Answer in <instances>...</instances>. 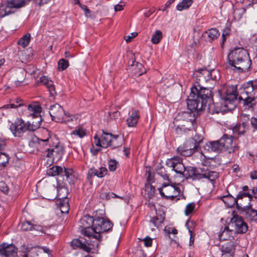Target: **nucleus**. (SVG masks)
Wrapping results in <instances>:
<instances>
[{
  "mask_svg": "<svg viewBox=\"0 0 257 257\" xmlns=\"http://www.w3.org/2000/svg\"><path fill=\"white\" fill-rule=\"evenodd\" d=\"M195 206L196 205L194 202L188 203L186 205L184 210L185 214L186 216H189L190 214H192L195 209Z\"/></svg>",
  "mask_w": 257,
  "mask_h": 257,
  "instance_id": "40",
  "label": "nucleus"
},
{
  "mask_svg": "<svg viewBox=\"0 0 257 257\" xmlns=\"http://www.w3.org/2000/svg\"><path fill=\"white\" fill-rule=\"evenodd\" d=\"M49 113L52 119L57 122L67 123L73 120L74 117L67 115L62 106L57 103L50 106Z\"/></svg>",
  "mask_w": 257,
  "mask_h": 257,
  "instance_id": "8",
  "label": "nucleus"
},
{
  "mask_svg": "<svg viewBox=\"0 0 257 257\" xmlns=\"http://www.w3.org/2000/svg\"><path fill=\"white\" fill-rule=\"evenodd\" d=\"M37 249L36 248H32V249L27 253L24 254L23 257H37Z\"/></svg>",
  "mask_w": 257,
  "mask_h": 257,
  "instance_id": "50",
  "label": "nucleus"
},
{
  "mask_svg": "<svg viewBox=\"0 0 257 257\" xmlns=\"http://www.w3.org/2000/svg\"><path fill=\"white\" fill-rule=\"evenodd\" d=\"M160 195L167 199L173 200L176 198V201L180 199L177 198L181 193L180 189L176 186L164 184L159 189Z\"/></svg>",
  "mask_w": 257,
  "mask_h": 257,
  "instance_id": "11",
  "label": "nucleus"
},
{
  "mask_svg": "<svg viewBox=\"0 0 257 257\" xmlns=\"http://www.w3.org/2000/svg\"><path fill=\"white\" fill-rule=\"evenodd\" d=\"M215 72L214 70L209 71L206 69H201L194 74L197 77L198 84L191 88L187 102L188 108L192 112L201 110L205 106L207 99L211 98V89L204 87L202 84L204 82L216 79V76H214Z\"/></svg>",
  "mask_w": 257,
  "mask_h": 257,
  "instance_id": "2",
  "label": "nucleus"
},
{
  "mask_svg": "<svg viewBox=\"0 0 257 257\" xmlns=\"http://www.w3.org/2000/svg\"><path fill=\"white\" fill-rule=\"evenodd\" d=\"M233 230L229 229L228 226L222 227L219 232L218 237L220 240H228L232 238Z\"/></svg>",
  "mask_w": 257,
  "mask_h": 257,
  "instance_id": "26",
  "label": "nucleus"
},
{
  "mask_svg": "<svg viewBox=\"0 0 257 257\" xmlns=\"http://www.w3.org/2000/svg\"><path fill=\"white\" fill-rule=\"evenodd\" d=\"M222 201L226 204L228 207H231L234 205H236V208L239 210L240 208H242L241 206H239L238 202L236 201L235 198L233 197L231 195L223 196L221 197Z\"/></svg>",
  "mask_w": 257,
  "mask_h": 257,
  "instance_id": "29",
  "label": "nucleus"
},
{
  "mask_svg": "<svg viewBox=\"0 0 257 257\" xmlns=\"http://www.w3.org/2000/svg\"><path fill=\"white\" fill-rule=\"evenodd\" d=\"M18 249L13 244L3 242L0 244V256L3 257H17Z\"/></svg>",
  "mask_w": 257,
  "mask_h": 257,
  "instance_id": "16",
  "label": "nucleus"
},
{
  "mask_svg": "<svg viewBox=\"0 0 257 257\" xmlns=\"http://www.w3.org/2000/svg\"><path fill=\"white\" fill-rule=\"evenodd\" d=\"M31 40V35L30 33H27L23 36L18 42V45L25 48L28 46Z\"/></svg>",
  "mask_w": 257,
  "mask_h": 257,
  "instance_id": "35",
  "label": "nucleus"
},
{
  "mask_svg": "<svg viewBox=\"0 0 257 257\" xmlns=\"http://www.w3.org/2000/svg\"><path fill=\"white\" fill-rule=\"evenodd\" d=\"M200 150V147L194 142L193 139L187 140L177 148V152L182 156L189 157Z\"/></svg>",
  "mask_w": 257,
  "mask_h": 257,
  "instance_id": "12",
  "label": "nucleus"
},
{
  "mask_svg": "<svg viewBox=\"0 0 257 257\" xmlns=\"http://www.w3.org/2000/svg\"><path fill=\"white\" fill-rule=\"evenodd\" d=\"M244 197H248L249 201H250L252 198V195L247 192L240 191L239 192L235 199H236V201L238 202V200L242 199Z\"/></svg>",
  "mask_w": 257,
  "mask_h": 257,
  "instance_id": "45",
  "label": "nucleus"
},
{
  "mask_svg": "<svg viewBox=\"0 0 257 257\" xmlns=\"http://www.w3.org/2000/svg\"><path fill=\"white\" fill-rule=\"evenodd\" d=\"M235 246V243L233 241H228L222 245L221 257H232Z\"/></svg>",
  "mask_w": 257,
  "mask_h": 257,
  "instance_id": "22",
  "label": "nucleus"
},
{
  "mask_svg": "<svg viewBox=\"0 0 257 257\" xmlns=\"http://www.w3.org/2000/svg\"><path fill=\"white\" fill-rule=\"evenodd\" d=\"M23 105V101L19 97L15 98L14 100H12L11 101V103L4 105L2 109H8V108H17L18 107Z\"/></svg>",
  "mask_w": 257,
  "mask_h": 257,
  "instance_id": "33",
  "label": "nucleus"
},
{
  "mask_svg": "<svg viewBox=\"0 0 257 257\" xmlns=\"http://www.w3.org/2000/svg\"><path fill=\"white\" fill-rule=\"evenodd\" d=\"M64 149L63 147L60 144L58 140H54L50 150L47 153L46 157L53 159V161L60 160L64 154Z\"/></svg>",
  "mask_w": 257,
  "mask_h": 257,
  "instance_id": "13",
  "label": "nucleus"
},
{
  "mask_svg": "<svg viewBox=\"0 0 257 257\" xmlns=\"http://www.w3.org/2000/svg\"><path fill=\"white\" fill-rule=\"evenodd\" d=\"M43 134L46 136H43L41 138L35 136L33 137L29 142V146L36 149L38 151L43 153L46 156L47 152L49 151L53 141L56 140V138L50 136L47 130H44Z\"/></svg>",
  "mask_w": 257,
  "mask_h": 257,
  "instance_id": "6",
  "label": "nucleus"
},
{
  "mask_svg": "<svg viewBox=\"0 0 257 257\" xmlns=\"http://www.w3.org/2000/svg\"><path fill=\"white\" fill-rule=\"evenodd\" d=\"M33 248H36L37 249V253L38 254V252L41 253L42 250L43 251V252L44 253H49L50 250L48 248L43 247H34Z\"/></svg>",
  "mask_w": 257,
  "mask_h": 257,
  "instance_id": "57",
  "label": "nucleus"
},
{
  "mask_svg": "<svg viewBox=\"0 0 257 257\" xmlns=\"http://www.w3.org/2000/svg\"><path fill=\"white\" fill-rule=\"evenodd\" d=\"M41 82L45 85L47 87L49 85H51V84L53 83V82L49 80L46 77L43 76L41 78Z\"/></svg>",
  "mask_w": 257,
  "mask_h": 257,
  "instance_id": "51",
  "label": "nucleus"
},
{
  "mask_svg": "<svg viewBox=\"0 0 257 257\" xmlns=\"http://www.w3.org/2000/svg\"><path fill=\"white\" fill-rule=\"evenodd\" d=\"M143 240V241L144 242V244L146 246L150 247L152 246V239L151 237H150L149 236H147Z\"/></svg>",
  "mask_w": 257,
  "mask_h": 257,
  "instance_id": "52",
  "label": "nucleus"
},
{
  "mask_svg": "<svg viewBox=\"0 0 257 257\" xmlns=\"http://www.w3.org/2000/svg\"><path fill=\"white\" fill-rule=\"evenodd\" d=\"M49 91L50 92V93L51 95L54 96L56 94V92L55 91L54 86L53 84V83L51 84V85H49L47 87Z\"/></svg>",
  "mask_w": 257,
  "mask_h": 257,
  "instance_id": "53",
  "label": "nucleus"
},
{
  "mask_svg": "<svg viewBox=\"0 0 257 257\" xmlns=\"http://www.w3.org/2000/svg\"><path fill=\"white\" fill-rule=\"evenodd\" d=\"M227 59L232 69L238 72L247 71L251 65L247 51L242 47H235L230 50Z\"/></svg>",
  "mask_w": 257,
  "mask_h": 257,
  "instance_id": "4",
  "label": "nucleus"
},
{
  "mask_svg": "<svg viewBox=\"0 0 257 257\" xmlns=\"http://www.w3.org/2000/svg\"><path fill=\"white\" fill-rule=\"evenodd\" d=\"M6 143L4 139L0 138V150H3L5 147Z\"/></svg>",
  "mask_w": 257,
  "mask_h": 257,
  "instance_id": "63",
  "label": "nucleus"
},
{
  "mask_svg": "<svg viewBox=\"0 0 257 257\" xmlns=\"http://www.w3.org/2000/svg\"><path fill=\"white\" fill-rule=\"evenodd\" d=\"M192 0H182L176 6V9L179 11L187 10L192 5Z\"/></svg>",
  "mask_w": 257,
  "mask_h": 257,
  "instance_id": "34",
  "label": "nucleus"
},
{
  "mask_svg": "<svg viewBox=\"0 0 257 257\" xmlns=\"http://www.w3.org/2000/svg\"><path fill=\"white\" fill-rule=\"evenodd\" d=\"M13 13V10L7 1L3 2L0 4V18H4Z\"/></svg>",
  "mask_w": 257,
  "mask_h": 257,
  "instance_id": "30",
  "label": "nucleus"
},
{
  "mask_svg": "<svg viewBox=\"0 0 257 257\" xmlns=\"http://www.w3.org/2000/svg\"><path fill=\"white\" fill-rule=\"evenodd\" d=\"M230 222L234 228V231L236 233H245L248 230V226L243 218L234 212Z\"/></svg>",
  "mask_w": 257,
  "mask_h": 257,
  "instance_id": "14",
  "label": "nucleus"
},
{
  "mask_svg": "<svg viewBox=\"0 0 257 257\" xmlns=\"http://www.w3.org/2000/svg\"><path fill=\"white\" fill-rule=\"evenodd\" d=\"M149 189H150V191L149 192V195L152 196H154L155 194V187L152 185H150L147 187V190H148Z\"/></svg>",
  "mask_w": 257,
  "mask_h": 257,
  "instance_id": "59",
  "label": "nucleus"
},
{
  "mask_svg": "<svg viewBox=\"0 0 257 257\" xmlns=\"http://www.w3.org/2000/svg\"><path fill=\"white\" fill-rule=\"evenodd\" d=\"M86 130L82 127H79L72 132V135L79 137L80 138H83L86 135Z\"/></svg>",
  "mask_w": 257,
  "mask_h": 257,
  "instance_id": "42",
  "label": "nucleus"
},
{
  "mask_svg": "<svg viewBox=\"0 0 257 257\" xmlns=\"http://www.w3.org/2000/svg\"><path fill=\"white\" fill-rule=\"evenodd\" d=\"M51 0H33L34 2L39 6H41L44 4H47Z\"/></svg>",
  "mask_w": 257,
  "mask_h": 257,
  "instance_id": "55",
  "label": "nucleus"
},
{
  "mask_svg": "<svg viewBox=\"0 0 257 257\" xmlns=\"http://www.w3.org/2000/svg\"><path fill=\"white\" fill-rule=\"evenodd\" d=\"M155 12V10L152 9L150 10H147L144 13V16L146 17H149L151 15H152Z\"/></svg>",
  "mask_w": 257,
  "mask_h": 257,
  "instance_id": "62",
  "label": "nucleus"
},
{
  "mask_svg": "<svg viewBox=\"0 0 257 257\" xmlns=\"http://www.w3.org/2000/svg\"><path fill=\"white\" fill-rule=\"evenodd\" d=\"M73 173V171L71 169L66 168L59 166H54L49 168L47 173L49 176L60 177L65 176L66 179H68Z\"/></svg>",
  "mask_w": 257,
  "mask_h": 257,
  "instance_id": "15",
  "label": "nucleus"
},
{
  "mask_svg": "<svg viewBox=\"0 0 257 257\" xmlns=\"http://www.w3.org/2000/svg\"><path fill=\"white\" fill-rule=\"evenodd\" d=\"M241 119L242 121L245 122L247 121L249 119V115L248 114L242 113L241 115Z\"/></svg>",
  "mask_w": 257,
  "mask_h": 257,
  "instance_id": "60",
  "label": "nucleus"
},
{
  "mask_svg": "<svg viewBox=\"0 0 257 257\" xmlns=\"http://www.w3.org/2000/svg\"><path fill=\"white\" fill-rule=\"evenodd\" d=\"M9 161V156L5 153H0V167H5Z\"/></svg>",
  "mask_w": 257,
  "mask_h": 257,
  "instance_id": "41",
  "label": "nucleus"
},
{
  "mask_svg": "<svg viewBox=\"0 0 257 257\" xmlns=\"http://www.w3.org/2000/svg\"><path fill=\"white\" fill-rule=\"evenodd\" d=\"M209 112L211 114L218 113L221 112L220 108L218 107H215L214 104L209 105L208 107Z\"/></svg>",
  "mask_w": 257,
  "mask_h": 257,
  "instance_id": "49",
  "label": "nucleus"
},
{
  "mask_svg": "<svg viewBox=\"0 0 257 257\" xmlns=\"http://www.w3.org/2000/svg\"><path fill=\"white\" fill-rule=\"evenodd\" d=\"M124 5H120L117 4L114 7L115 11H120L123 9V8L124 7Z\"/></svg>",
  "mask_w": 257,
  "mask_h": 257,
  "instance_id": "61",
  "label": "nucleus"
},
{
  "mask_svg": "<svg viewBox=\"0 0 257 257\" xmlns=\"http://www.w3.org/2000/svg\"><path fill=\"white\" fill-rule=\"evenodd\" d=\"M163 38L162 33L160 30H156L152 35L151 41L153 44H158Z\"/></svg>",
  "mask_w": 257,
  "mask_h": 257,
  "instance_id": "37",
  "label": "nucleus"
},
{
  "mask_svg": "<svg viewBox=\"0 0 257 257\" xmlns=\"http://www.w3.org/2000/svg\"><path fill=\"white\" fill-rule=\"evenodd\" d=\"M165 218L164 213L159 214L157 213V215L153 217L150 221V224H153L154 227H159L164 222Z\"/></svg>",
  "mask_w": 257,
  "mask_h": 257,
  "instance_id": "31",
  "label": "nucleus"
},
{
  "mask_svg": "<svg viewBox=\"0 0 257 257\" xmlns=\"http://www.w3.org/2000/svg\"><path fill=\"white\" fill-rule=\"evenodd\" d=\"M250 123L254 130H257V118L252 117L250 118Z\"/></svg>",
  "mask_w": 257,
  "mask_h": 257,
  "instance_id": "54",
  "label": "nucleus"
},
{
  "mask_svg": "<svg viewBox=\"0 0 257 257\" xmlns=\"http://www.w3.org/2000/svg\"><path fill=\"white\" fill-rule=\"evenodd\" d=\"M206 148H207L208 150H210L211 151L217 153H220L223 151L219 140L207 143L205 147V149H206Z\"/></svg>",
  "mask_w": 257,
  "mask_h": 257,
  "instance_id": "28",
  "label": "nucleus"
},
{
  "mask_svg": "<svg viewBox=\"0 0 257 257\" xmlns=\"http://www.w3.org/2000/svg\"><path fill=\"white\" fill-rule=\"evenodd\" d=\"M68 66V61L64 59H61L58 62V69L59 70L63 71L65 70Z\"/></svg>",
  "mask_w": 257,
  "mask_h": 257,
  "instance_id": "44",
  "label": "nucleus"
},
{
  "mask_svg": "<svg viewBox=\"0 0 257 257\" xmlns=\"http://www.w3.org/2000/svg\"><path fill=\"white\" fill-rule=\"evenodd\" d=\"M220 35L219 31L216 28H211L203 33L202 37L207 42H212L217 39Z\"/></svg>",
  "mask_w": 257,
  "mask_h": 257,
  "instance_id": "24",
  "label": "nucleus"
},
{
  "mask_svg": "<svg viewBox=\"0 0 257 257\" xmlns=\"http://www.w3.org/2000/svg\"><path fill=\"white\" fill-rule=\"evenodd\" d=\"M243 11L241 10H236L234 11L233 15L235 18H237L239 19L241 17V15Z\"/></svg>",
  "mask_w": 257,
  "mask_h": 257,
  "instance_id": "56",
  "label": "nucleus"
},
{
  "mask_svg": "<svg viewBox=\"0 0 257 257\" xmlns=\"http://www.w3.org/2000/svg\"><path fill=\"white\" fill-rule=\"evenodd\" d=\"M250 176L252 179H257V171H253L251 172Z\"/></svg>",
  "mask_w": 257,
  "mask_h": 257,
  "instance_id": "64",
  "label": "nucleus"
},
{
  "mask_svg": "<svg viewBox=\"0 0 257 257\" xmlns=\"http://www.w3.org/2000/svg\"><path fill=\"white\" fill-rule=\"evenodd\" d=\"M133 64H131L132 66H134V70H135V73L138 75H141L145 72V69L144 66L140 63L136 62V64H134V62L133 61Z\"/></svg>",
  "mask_w": 257,
  "mask_h": 257,
  "instance_id": "36",
  "label": "nucleus"
},
{
  "mask_svg": "<svg viewBox=\"0 0 257 257\" xmlns=\"http://www.w3.org/2000/svg\"><path fill=\"white\" fill-rule=\"evenodd\" d=\"M10 129L15 137H22L27 131H31L28 121L25 122L21 118H17L14 123H12Z\"/></svg>",
  "mask_w": 257,
  "mask_h": 257,
  "instance_id": "9",
  "label": "nucleus"
},
{
  "mask_svg": "<svg viewBox=\"0 0 257 257\" xmlns=\"http://www.w3.org/2000/svg\"><path fill=\"white\" fill-rule=\"evenodd\" d=\"M108 169L109 171L113 172L116 170L118 162L114 159H111L108 161Z\"/></svg>",
  "mask_w": 257,
  "mask_h": 257,
  "instance_id": "47",
  "label": "nucleus"
},
{
  "mask_svg": "<svg viewBox=\"0 0 257 257\" xmlns=\"http://www.w3.org/2000/svg\"><path fill=\"white\" fill-rule=\"evenodd\" d=\"M31 0H7V2L14 13L17 10L27 5Z\"/></svg>",
  "mask_w": 257,
  "mask_h": 257,
  "instance_id": "25",
  "label": "nucleus"
},
{
  "mask_svg": "<svg viewBox=\"0 0 257 257\" xmlns=\"http://www.w3.org/2000/svg\"><path fill=\"white\" fill-rule=\"evenodd\" d=\"M59 208L62 213H67L69 209L68 201L65 199L61 201L59 203Z\"/></svg>",
  "mask_w": 257,
  "mask_h": 257,
  "instance_id": "38",
  "label": "nucleus"
},
{
  "mask_svg": "<svg viewBox=\"0 0 257 257\" xmlns=\"http://www.w3.org/2000/svg\"><path fill=\"white\" fill-rule=\"evenodd\" d=\"M140 112L139 110L133 108L128 113V117L126 120V124L128 127H135L140 118Z\"/></svg>",
  "mask_w": 257,
  "mask_h": 257,
  "instance_id": "21",
  "label": "nucleus"
},
{
  "mask_svg": "<svg viewBox=\"0 0 257 257\" xmlns=\"http://www.w3.org/2000/svg\"><path fill=\"white\" fill-rule=\"evenodd\" d=\"M89 242H92V239H89L87 237L85 238V240L83 241L79 239H75L71 242V244L74 249L79 248L87 252L98 248V246H93L92 244H88Z\"/></svg>",
  "mask_w": 257,
  "mask_h": 257,
  "instance_id": "17",
  "label": "nucleus"
},
{
  "mask_svg": "<svg viewBox=\"0 0 257 257\" xmlns=\"http://www.w3.org/2000/svg\"><path fill=\"white\" fill-rule=\"evenodd\" d=\"M249 125L245 122H242L241 123L236 124L232 128L234 135H244L245 132L248 130Z\"/></svg>",
  "mask_w": 257,
  "mask_h": 257,
  "instance_id": "27",
  "label": "nucleus"
},
{
  "mask_svg": "<svg viewBox=\"0 0 257 257\" xmlns=\"http://www.w3.org/2000/svg\"><path fill=\"white\" fill-rule=\"evenodd\" d=\"M112 223L108 220L100 217H95L93 224V232L92 242L88 244H92L93 246H98L101 240V233L109 231L112 227Z\"/></svg>",
  "mask_w": 257,
  "mask_h": 257,
  "instance_id": "5",
  "label": "nucleus"
},
{
  "mask_svg": "<svg viewBox=\"0 0 257 257\" xmlns=\"http://www.w3.org/2000/svg\"><path fill=\"white\" fill-rule=\"evenodd\" d=\"M231 30L229 27H226L223 31L222 34L223 36H228L229 35Z\"/></svg>",
  "mask_w": 257,
  "mask_h": 257,
  "instance_id": "58",
  "label": "nucleus"
},
{
  "mask_svg": "<svg viewBox=\"0 0 257 257\" xmlns=\"http://www.w3.org/2000/svg\"><path fill=\"white\" fill-rule=\"evenodd\" d=\"M240 209L242 210L246 219L250 221H257V210L252 209L250 206H243Z\"/></svg>",
  "mask_w": 257,
  "mask_h": 257,
  "instance_id": "23",
  "label": "nucleus"
},
{
  "mask_svg": "<svg viewBox=\"0 0 257 257\" xmlns=\"http://www.w3.org/2000/svg\"><path fill=\"white\" fill-rule=\"evenodd\" d=\"M190 139H193L194 142L195 143L198 147H199L200 144L203 139V137L201 135L198 134L196 132L194 137L191 138Z\"/></svg>",
  "mask_w": 257,
  "mask_h": 257,
  "instance_id": "48",
  "label": "nucleus"
},
{
  "mask_svg": "<svg viewBox=\"0 0 257 257\" xmlns=\"http://www.w3.org/2000/svg\"><path fill=\"white\" fill-rule=\"evenodd\" d=\"M118 138V135H112L110 133L102 132V135L99 137L95 135L94 137V143L98 147L107 148L111 147L113 149L116 148L119 146L115 143Z\"/></svg>",
  "mask_w": 257,
  "mask_h": 257,
  "instance_id": "7",
  "label": "nucleus"
},
{
  "mask_svg": "<svg viewBox=\"0 0 257 257\" xmlns=\"http://www.w3.org/2000/svg\"><path fill=\"white\" fill-rule=\"evenodd\" d=\"M185 225L188 229L190 234H193L196 225L195 222L193 220H188L186 222Z\"/></svg>",
  "mask_w": 257,
  "mask_h": 257,
  "instance_id": "46",
  "label": "nucleus"
},
{
  "mask_svg": "<svg viewBox=\"0 0 257 257\" xmlns=\"http://www.w3.org/2000/svg\"><path fill=\"white\" fill-rule=\"evenodd\" d=\"M94 218L89 215H85L81 218L79 221L80 226L82 228L81 233L89 239H92Z\"/></svg>",
  "mask_w": 257,
  "mask_h": 257,
  "instance_id": "10",
  "label": "nucleus"
},
{
  "mask_svg": "<svg viewBox=\"0 0 257 257\" xmlns=\"http://www.w3.org/2000/svg\"><path fill=\"white\" fill-rule=\"evenodd\" d=\"M32 117V120L31 121H28V122H29L31 131L33 132L40 127L42 119L41 115L33 116Z\"/></svg>",
  "mask_w": 257,
  "mask_h": 257,
  "instance_id": "32",
  "label": "nucleus"
},
{
  "mask_svg": "<svg viewBox=\"0 0 257 257\" xmlns=\"http://www.w3.org/2000/svg\"><path fill=\"white\" fill-rule=\"evenodd\" d=\"M25 110L27 111L24 114L28 117H33L41 115L42 107L37 102L32 103L28 106H24Z\"/></svg>",
  "mask_w": 257,
  "mask_h": 257,
  "instance_id": "19",
  "label": "nucleus"
},
{
  "mask_svg": "<svg viewBox=\"0 0 257 257\" xmlns=\"http://www.w3.org/2000/svg\"><path fill=\"white\" fill-rule=\"evenodd\" d=\"M36 225L32 224L30 222L25 221L22 223L21 228L24 231H31L36 229Z\"/></svg>",
  "mask_w": 257,
  "mask_h": 257,
  "instance_id": "39",
  "label": "nucleus"
},
{
  "mask_svg": "<svg viewBox=\"0 0 257 257\" xmlns=\"http://www.w3.org/2000/svg\"><path fill=\"white\" fill-rule=\"evenodd\" d=\"M107 169L105 167H101L98 169L95 168H92L88 170L87 179L91 184H92V177L96 176L98 178L104 177L107 173Z\"/></svg>",
  "mask_w": 257,
  "mask_h": 257,
  "instance_id": "20",
  "label": "nucleus"
},
{
  "mask_svg": "<svg viewBox=\"0 0 257 257\" xmlns=\"http://www.w3.org/2000/svg\"><path fill=\"white\" fill-rule=\"evenodd\" d=\"M182 158L179 156H175L168 159L166 162V165L176 173L183 175L186 170L188 178L193 180L206 178L209 180L213 184L216 179L218 178V173L215 171L205 170L204 168H201V173H200L195 168L189 167L186 169L182 163Z\"/></svg>",
  "mask_w": 257,
  "mask_h": 257,
  "instance_id": "3",
  "label": "nucleus"
},
{
  "mask_svg": "<svg viewBox=\"0 0 257 257\" xmlns=\"http://www.w3.org/2000/svg\"><path fill=\"white\" fill-rule=\"evenodd\" d=\"M157 174L161 176L165 180H169V176L168 174L166 173L165 169L163 166H161L157 170Z\"/></svg>",
  "mask_w": 257,
  "mask_h": 257,
  "instance_id": "43",
  "label": "nucleus"
},
{
  "mask_svg": "<svg viewBox=\"0 0 257 257\" xmlns=\"http://www.w3.org/2000/svg\"><path fill=\"white\" fill-rule=\"evenodd\" d=\"M234 138L230 135L224 134L219 140L223 151L229 149V153L234 152L235 145L233 144Z\"/></svg>",
  "mask_w": 257,
  "mask_h": 257,
  "instance_id": "18",
  "label": "nucleus"
},
{
  "mask_svg": "<svg viewBox=\"0 0 257 257\" xmlns=\"http://www.w3.org/2000/svg\"><path fill=\"white\" fill-rule=\"evenodd\" d=\"M222 99L225 101L224 106L232 109L237 105V97L239 102L244 106L252 107L255 97H257V85L252 81L243 84L238 91L236 86H224L219 91Z\"/></svg>",
  "mask_w": 257,
  "mask_h": 257,
  "instance_id": "1",
  "label": "nucleus"
}]
</instances>
